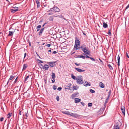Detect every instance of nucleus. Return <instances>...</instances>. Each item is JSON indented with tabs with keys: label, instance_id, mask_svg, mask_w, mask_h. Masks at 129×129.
I'll list each match as a JSON object with an SVG mask.
<instances>
[{
	"label": "nucleus",
	"instance_id": "nucleus-1",
	"mask_svg": "<svg viewBox=\"0 0 129 129\" xmlns=\"http://www.w3.org/2000/svg\"><path fill=\"white\" fill-rule=\"evenodd\" d=\"M81 49L82 51L86 54L89 55L90 54V51L89 50L88 48L86 47V45L83 44L81 45Z\"/></svg>",
	"mask_w": 129,
	"mask_h": 129
},
{
	"label": "nucleus",
	"instance_id": "nucleus-2",
	"mask_svg": "<svg viewBox=\"0 0 129 129\" xmlns=\"http://www.w3.org/2000/svg\"><path fill=\"white\" fill-rule=\"evenodd\" d=\"M76 82L79 84H82L83 83V78L82 76L79 75L77 76V78L76 79Z\"/></svg>",
	"mask_w": 129,
	"mask_h": 129
},
{
	"label": "nucleus",
	"instance_id": "nucleus-3",
	"mask_svg": "<svg viewBox=\"0 0 129 129\" xmlns=\"http://www.w3.org/2000/svg\"><path fill=\"white\" fill-rule=\"evenodd\" d=\"M39 65L40 68L42 69H43L44 70H48L49 67V65L46 64H45L43 66L40 63L39 64Z\"/></svg>",
	"mask_w": 129,
	"mask_h": 129
},
{
	"label": "nucleus",
	"instance_id": "nucleus-4",
	"mask_svg": "<svg viewBox=\"0 0 129 129\" xmlns=\"http://www.w3.org/2000/svg\"><path fill=\"white\" fill-rule=\"evenodd\" d=\"M60 10L57 7H54L52 8H50L48 11H51L53 12H59Z\"/></svg>",
	"mask_w": 129,
	"mask_h": 129
},
{
	"label": "nucleus",
	"instance_id": "nucleus-5",
	"mask_svg": "<svg viewBox=\"0 0 129 129\" xmlns=\"http://www.w3.org/2000/svg\"><path fill=\"white\" fill-rule=\"evenodd\" d=\"M69 115L75 118L79 117H80V115L77 114L76 113H72L69 112Z\"/></svg>",
	"mask_w": 129,
	"mask_h": 129
},
{
	"label": "nucleus",
	"instance_id": "nucleus-6",
	"mask_svg": "<svg viewBox=\"0 0 129 129\" xmlns=\"http://www.w3.org/2000/svg\"><path fill=\"white\" fill-rule=\"evenodd\" d=\"M12 8L14 9H11V12L14 13L18 10V7L13 6Z\"/></svg>",
	"mask_w": 129,
	"mask_h": 129
},
{
	"label": "nucleus",
	"instance_id": "nucleus-7",
	"mask_svg": "<svg viewBox=\"0 0 129 129\" xmlns=\"http://www.w3.org/2000/svg\"><path fill=\"white\" fill-rule=\"evenodd\" d=\"M56 62H49L48 64L50 66V67L54 66H55V63Z\"/></svg>",
	"mask_w": 129,
	"mask_h": 129
},
{
	"label": "nucleus",
	"instance_id": "nucleus-8",
	"mask_svg": "<svg viewBox=\"0 0 129 129\" xmlns=\"http://www.w3.org/2000/svg\"><path fill=\"white\" fill-rule=\"evenodd\" d=\"M121 109L122 111V113L124 115H125V108L124 106H123L121 105Z\"/></svg>",
	"mask_w": 129,
	"mask_h": 129
},
{
	"label": "nucleus",
	"instance_id": "nucleus-9",
	"mask_svg": "<svg viewBox=\"0 0 129 129\" xmlns=\"http://www.w3.org/2000/svg\"><path fill=\"white\" fill-rule=\"evenodd\" d=\"M71 85V84L70 83L69 84H67V85L64 86V88L65 89H68L69 90L70 89V87Z\"/></svg>",
	"mask_w": 129,
	"mask_h": 129
},
{
	"label": "nucleus",
	"instance_id": "nucleus-10",
	"mask_svg": "<svg viewBox=\"0 0 129 129\" xmlns=\"http://www.w3.org/2000/svg\"><path fill=\"white\" fill-rule=\"evenodd\" d=\"M75 69L78 72H84L85 70H83L82 69H81L77 68H75Z\"/></svg>",
	"mask_w": 129,
	"mask_h": 129
},
{
	"label": "nucleus",
	"instance_id": "nucleus-11",
	"mask_svg": "<svg viewBox=\"0 0 129 129\" xmlns=\"http://www.w3.org/2000/svg\"><path fill=\"white\" fill-rule=\"evenodd\" d=\"M114 129H120L119 124L118 123L115 124L114 126Z\"/></svg>",
	"mask_w": 129,
	"mask_h": 129
},
{
	"label": "nucleus",
	"instance_id": "nucleus-12",
	"mask_svg": "<svg viewBox=\"0 0 129 129\" xmlns=\"http://www.w3.org/2000/svg\"><path fill=\"white\" fill-rule=\"evenodd\" d=\"M75 44L79 45L80 44V41L78 39L77 37H75Z\"/></svg>",
	"mask_w": 129,
	"mask_h": 129
},
{
	"label": "nucleus",
	"instance_id": "nucleus-13",
	"mask_svg": "<svg viewBox=\"0 0 129 129\" xmlns=\"http://www.w3.org/2000/svg\"><path fill=\"white\" fill-rule=\"evenodd\" d=\"M99 86L101 88H103L105 87L104 84L102 82H100L99 83Z\"/></svg>",
	"mask_w": 129,
	"mask_h": 129
},
{
	"label": "nucleus",
	"instance_id": "nucleus-14",
	"mask_svg": "<svg viewBox=\"0 0 129 129\" xmlns=\"http://www.w3.org/2000/svg\"><path fill=\"white\" fill-rule=\"evenodd\" d=\"M106 105H104V106H102L100 109L101 111L102 112H103L106 108Z\"/></svg>",
	"mask_w": 129,
	"mask_h": 129
},
{
	"label": "nucleus",
	"instance_id": "nucleus-15",
	"mask_svg": "<svg viewBox=\"0 0 129 129\" xmlns=\"http://www.w3.org/2000/svg\"><path fill=\"white\" fill-rule=\"evenodd\" d=\"M12 113L10 112L7 115V118L8 119L10 118V117L12 116Z\"/></svg>",
	"mask_w": 129,
	"mask_h": 129
},
{
	"label": "nucleus",
	"instance_id": "nucleus-16",
	"mask_svg": "<svg viewBox=\"0 0 129 129\" xmlns=\"http://www.w3.org/2000/svg\"><path fill=\"white\" fill-rule=\"evenodd\" d=\"M81 101V99H80L78 98H76L75 99V102L76 103H78Z\"/></svg>",
	"mask_w": 129,
	"mask_h": 129
},
{
	"label": "nucleus",
	"instance_id": "nucleus-17",
	"mask_svg": "<svg viewBox=\"0 0 129 129\" xmlns=\"http://www.w3.org/2000/svg\"><path fill=\"white\" fill-rule=\"evenodd\" d=\"M103 27L104 28H106L108 27L107 24L105 23L104 21H103Z\"/></svg>",
	"mask_w": 129,
	"mask_h": 129
},
{
	"label": "nucleus",
	"instance_id": "nucleus-18",
	"mask_svg": "<svg viewBox=\"0 0 129 129\" xmlns=\"http://www.w3.org/2000/svg\"><path fill=\"white\" fill-rule=\"evenodd\" d=\"M84 86H90V84H89L88 83L87 81H85L84 83Z\"/></svg>",
	"mask_w": 129,
	"mask_h": 129
},
{
	"label": "nucleus",
	"instance_id": "nucleus-19",
	"mask_svg": "<svg viewBox=\"0 0 129 129\" xmlns=\"http://www.w3.org/2000/svg\"><path fill=\"white\" fill-rule=\"evenodd\" d=\"M13 32L9 31L8 36H12L13 35Z\"/></svg>",
	"mask_w": 129,
	"mask_h": 129
},
{
	"label": "nucleus",
	"instance_id": "nucleus-20",
	"mask_svg": "<svg viewBox=\"0 0 129 129\" xmlns=\"http://www.w3.org/2000/svg\"><path fill=\"white\" fill-rule=\"evenodd\" d=\"M44 30V28H43L41 29L40 30L39 35H41L42 34Z\"/></svg>",
	"mask_w": 129,
	"mask_h": 129
},
{
	"label": "nucleus",
	"instance_id": "nucleus-21",
	"mask_svg": "<svg viewBox=\"0 0 129 129\" xmlns=\"http://www.w3.org/2000/svg\"><path fill=\"white\" fill-rule=\"evenodd\" d=\"M117 58L118 60V66H119L120 65V57L119 55H118Z\"/></svg>",
	"mask_w": 129,
	"mask_h": 129
},
{
	"label": "nucleus",
	"instance_id": "nucleus-22",
	"mask_svg": "<svg viewBox=\"0 0 129 129\" xmlns=\"http://www.w3.org/2000/svg\"><path fill=\"white\" fill-rule=\"evenodd\" d=\"M27 66L28 65L27 64H24L23 65L22 70H25L26 68L27 67Z\"/></svg>",
	"mask_w": 129,
	"mask_h": 129
},
{
	"label": "nucleus",
	"instance_id": "nucleus-23",
	"mask_svg": "<svg viewBox=\"0 0 129 129\" xmlns=\"http://www.w3.org/2000/svg\"><path fill=\"white\" fill-rule=\"evenodd\" d=\"M71 77L72 78L74 79V80H76L77 78V77H76L75 76L73 75V74L71 75Z\"/></svg>",
	"mask_w": 129,
	"mask_h": 129
},
{
	"label": "nucleus",
	"instance_id": "nucleus-24",
	"mask_svg": "<svg viewBox=\"0 0 129 129\" xmlns=\"http://www.w3.org/2000/svg\"><path fill=\"white\" fill-rule=\"evenodd\" d=\"M36 2L37 5V8H38L40 7V2L38 0H36Z\"/></svg>",
	"mask_w": 129,
	"mask_h": 129
},
{
	"label": "nucleus",
	"instance_id": "nucleus-25",
	"mask_svg": "<svg viewBox=\"0 0 129 129\" xmlns=\"http://www.w3.org/2000/svg\"><path fill=\"white\" fill-rule=\"evenodd\" d=\"M52 78L54 79L56 77L55 73H52Z\"/></svg>",
	"mask_w": 129,
	"mask_h": 129
},
{
	"label": "nucleus",
	"instance_id": "nucleus-26",
	"mask_svg": "<svg viewBox=\"0 0 129 129\" xmlns=\"http://www.w3.org/2000/svg\"><path fill=\"white\" fill-rule=\"evenodd\" d=\"M14 77L15 76L13 74L11 75L9 80H12Z\"/></svg>",
	"mask_w": 129,
	"mask_h": 129
},
{
	"label": "nucleus",
	"instance_id": "nucleus-27",
	"mask_svg": "<svg viewBox=\"0 0 129 129\" xmlns=\"http://www.w3.org/2000/svg\"><path fill=\"white\" fill-rule=\"evenodd\" d=\"M109 98V97H108L106 99L105 102L104 104V105H106V104L107 103Z\"/></svg>",
	"mask_w": 129,
	"mask_h": 129
},
{
	"label": "nucleus",
	"instance_id": "nucleus-28",
	"mask_svg": "<svg viewBox=\"0 0 129 129\" xmlns=\"http://www.w3.org/2000/svg\"><path fill=\"white\" fill-rule=\"evenodd\" d=\"M31 76V75H29L28 76H27L25 78V81H26L29 78V76Z\"/></svg>",
	"mask_w": 129,
	"mask_h": 129
},
{
	"label": "nucleus",
	"instance_id": "nucleus-29",
	"mask_svg": "<svg viewBox=\"0 0 129 129\" xmlns=\"http://www.w3.org/2000/svg\"><path fill=\"white\" fill-rule=\"evenodd\" d=\"M62 113L63 114H66L69 115V112L68 111H64L62 112Z\"/></svg>",
	"mask_w": 129,
	"mask_h": 129
},
{
	"label": "nucleus",
	"instance_id": "nucleus-30",
	"mask_svg": "<svg viewBox=\"0 0 129 129\" xmlns=\"http://www.w3.org/2000/svg\"><path fill=\"white\" fill-rule=\"evenodd\" d=\"M37 61L38 62V64L39 65V64L40 63H43V62L41 60H39V59H37Z\"/></svg>",
	"mask_w": 129,
	"mask_h": 129
},
{
	"label": "nucleus",
	"instance_id": "nucleus-31",
	"mask_svg": "<svg viewBox=\"0 0 129 129\" xmlns=\"http://www.w3.org/2000/svg\"><path fill=\"white\" fill-rule=\"evenodd\" d=\"M79 45L75 43V45L74 47V49H75V48H77Z\"/></svg>",
	"mask_w": 129,
	"mask_h": 129
},
{
	"label": "nucleus",
	"instance_id": "nucleus-32",
	"mask_svg": "<svg viewBox=\"0 0 129 129\" xmlns=\"http://www.w3.org/2000/svg\"><path fill=\"white\" fill-rule=\"evenodd\" d=\"M108 34L109 36H111V29H108Z\"/></svg>",
	"mask_w": 129,
	"mask_h": 129
},
{
	"label": "nucleus",
	"instance_id": "nucleus-33",
	"mask_svg": "<svg viewBox=\"0 0 129 129\" xmlns=\"http://www.w3.org/2000/svg\"><path fill=\"white\" fill-rule=\"evenodd\" d=\"M54 18L52 16H50V18L49 19V20L50 21H52L53 20Z\"/></svg>",
	"mask_w": 129,
	"mask_h": 129
},
{
	"label": "nucleus",
	"instance_id": "nucleus-34",
	"mask_svg": "<svg viewBox=\"0 0 129 129\" xmlns=\"http://www.w3.org/2000/svg\"><path fill=\"white\" fill-rule=\"evenodd\" d=\"M108 67H109V68L110 70H112L113 69L112 67L110 64H108Z\"/></svg>",
	"mask_w": 129,
	"mask_h": 129
},
{
	"label": "nucleus",
	"instance_id": "nucleus-35",
	"mask_svg": "<svg viewBox=\"0 0 129 129\" xmlns=\"http://www.w3.org/2000/svg\"><path fill=\"white\" fill-rule=\"evenodd\" d=\"M90 91L92 93H94L95 92V91L94 90L91 89H90Z\"/></svg>",
	"mask_w": 129,
	"mask_h": 129
},
{
	"label": "nucleus",
	"instance_id": "nucleus-36",
	"mask_svg": "<svg viewBox=\"0 0 129 129\" xmlns=\"http://www.w3.org/2000/svg\"><path fill=\"white\" fill-rule=\"evenodd\" d=\"M111 93V90H110L108 92V97H110Z\"/></svg>",
	"mask_w": 129,
	"mask_h": 129
},
{
	"label": "nucleus",
	"instance_id": "nucleus-37",
	"mask_svg": "<svg viewBox=\"0 0 129 129\" xmlns=\"http://www.w3.org/2000/svg\"><path fill=\"white\" fill-rule=\"evenodd\" d=\"M88 106L89 107H91L92 106V104L91 103H89L88 104Z\"/></svg>",
	"mask_w": 129,
	"mask_h": 129
},
{
	"label": "nucleus",
	"instance_id": "nucleus-38",
	"mask_svg": "<svg viewBox=\"0 0 129 129\" xmlns=\"http://www.w3.org/2000/svg\"><path fill=\"white\" fill-rule=\"evenodd\" d=\"M79 57L80 58H82L83 59H85V56H84L82 55H80V56Z\"/></svg>",
	"mask_w": 129,
	"mask_h": 129
},
{
	"label": "nucleus",
	"instance_id": "nucleus-39",
	"mask_svg": "<svg viewBox=\"0 0 129 129\" xmlns=\"http://www.w3.org/2000/svg\"><path fill=\"white\" fill-rule=\"evenodd\" d=\"M52 79L51 80V81H52V83H54L55 82V78H52Z\"/></svg>",
	"mask_w": 129,
	"mask_h": 129
},
{
	"label": "nucleus",
	"instance_id": "nucleus-40",
	"mask_svg": "<svg viewBox=\"0 0 129 129\" xmlns=\"http://www.w3.org/2000/svg\"><path fill=\"white\" fill-rule=\"evenodd\" d=\"M53 88L54 90H56L57 89L56 86L55 85L53 86Z\"/></svg>",
	"mask_w": 129,
	"mask_h": 129
},
{
	"label": "nucleus",
	"instance_id": "nucleus-41",
	"mask_svg": "<svg viewBox=\"0 0 129 129\" xmlns=\"http://www.w3.org/2000/svg\"><path fill=\"white\" fill-rule=\"evenodd\" d=\"M91 60H92V61H95V59L93 58L92 57H90V58Z\"/></svg>",
	"mask_w": 129,
	"mask_h": 129
},
{
	"label": "nucleus",
	"instance_id": "nucleus-42",
	"mask_svg": "<svg viewBox=\"0 0 129 129\" xmlns=\"http://www.w3.org/2000/svg\"><path fill=\"white\" fill-rule=\"evenodd\" d=\"M39 48L41 50H42L43 49V47L42 46H40Z\"/></svg>",
	"mask_w": 129,
	"mask_h": 129
},
{
	"label": "nucleus",
	"instance_id": "nucleus-43",
	"mask_svg": "<svg viewBox=\"0 0 129 129\" xmlns=\"http://www.w3.org/2000/svg\"><path fill=\"white\" fill-rule=\"evenodd\" d=\"M76 96L75 95V94H74L72 95L71 97L72 98H74Z\"/></svg>",
	"mask_w": 129,
	"mask_h": 129
},
{
	"label": "nucleus",
	"instance_id": "nucleus-44",
	"mask_svg": "<svg viewBox=\"0 0 129 129\" xmlns=\"http://www.w3.org/2000/svg\"><path fill=\"white\" fill-rule=\"evenodd\" d=\"M81 46L80 47H78L77 48H75V50H78V49H81Z\"/></svg>",
	"mask_w": 129,
	"mask_h": 129
},
{
	"label": "nucleus",
	"instance_id": "nucleus-45",
	"mask_svg": "<svg viewBox=\"0 0 129 129\" xmlns=\"http://www.w3.org/2000/svg\"><path fill=\"white\" fill-rule=\"evenodd\" d=\"M41 27V25H39L37 27V29H39Z\"/></svg>",
	"mask_w": 129,
	"mask_h": 129
},
{
	"label": "nucleus",
	"instance_id": "nucleus-46",
	"mask_svg": "<svg viewBox=\"0 0 129 129\" xmlns=\"http://www.w3.org/2000/svg\"><path fill=\"white\" fill-rule=\"evenodd\" d=\"M4 120V118L2 117L0 118V121L1 122L2 121Z\"/></svg>",
	"mask_w": 129,
	"mask_h": 129
},
{
	"label": "nucleus",
	"instance_id": "nucleus-47",
	"mask_svg": "<svg viewBox=\"0 0 129 129\" xmlns=\"http://www.w3.org/2000/svg\"><path fill=\"white\" fill-rule=\"evenodd\" d=\"M61 89H62V88L61 87H58V88L57 89V90L59 91H60V90H61Z\"/></svg>",
	"mask_w": 129,
	"mask_h": 129
},
{
	"label": "nucleus",
	"instance_id": "nucleus-48",
	"mask_svg": "<svg viewBox=\"0 0 129 129\" xmlns=\"http://www.w3.org/2000/svg\"><path fill=\"white\" fill-rule=\"evenodd\" d=\"M17 78H18V77H17L16 78V79H15V80L14 82V83H15L17 81Z\"/></svg>",
	"mask_w": 129,
	"mask_h": 129
},
{
	"label": "nucleus",
	"instance_id": "nucleus-49",
	"mask_svg": "<svg viewBox=\"0 0 129 129\" xmlns=\"http://www.w3.org/2000/svg\"><path fill=\"white\" fill-rule=\"evenodd\" d=\"M80 103H81V104L83 106H84L85 105V103L83 102H81Z\"/></svg>",
	"mask_w": 129,
	"mask_h": 129
},
{
	"label": "nucleus",
	"instance_id": "nucleus-50",
	"mask_svg": "<svg viewBox=\"0 0 129 129\" xmlns=\"http://www.w3.org/2000/svg\"><path fill=\"white\" fill-rule=\"evenodd\" d=\"M56 99L58 101H59V97L58 96H57L56 97Z\"/></svg>",
	"mask_w": 129,
	"mask_h": 129
},
{
	"label": "nucleus",
	"instance_id": "nucleus-51",
	"mask_svg": "<svg viewBox=\"0 0 129 129\" xmlns=\"http://www.w3.org/2000/svg\"><path fill=\"white\" fill-rule=\"evenodd\" d=\"M46 46H47L48 47H49L50 46L51 44H47L46 45Z\"/></svg>",
	"mask_w": 129,
	"mask_h": 129
},
{
	"label": "nucleus",
	"instance_id": "nucleus-52",
	"mask_svg": "<svg viewBox=\"0 0 129 129\" xmlns=\"http://www.w3.org/2000/svg\"><path fill=\"white\" fill-rule=\"evenodd\" d=\"M126 55L127 57L128 58H129V56L128 55V53L127 52L126 53Z\"/></svg>",
	"mask_w": 129,
	"mask_h": 129
},
{
	"label": "nucleus",
	"instance_id": "nucleus-53",
	"mask_svg": "<svg viewBox=\"0 0 129 129\" xmlns=\"http://www.w3.org/2000/svg\"><path fill=\"white\" fill-rule=\"evenodd\" d=\"M75 87H76L75 86H74L73 87V88L74 90H76L77 89L75 88Z\"/></svg>",
	"mask_w": 129,
	"mask_h": 129
},
{
	"label": "nucleus",
	"instance_id": "nucleus-54",
	"mask_svg": "<svg viewBox=\"0 0 129 129\" xmlns=\"http://www.w3.org/2000/svg\"><path fill=\"white\" fill-rule=\"evenodd\" d=\"M87 54H86V56L85 57V58H90V57H89V56H88L87 55Z\"/></svg>",
	"mask_w": 129,
	"mask_h": 129
},
{
	"label": "nucleus",
	"instance_id": "nucleus-55",
	"mask_svg": "<svg viewBox=\"0 0 129 129\" xmlns=\"http://www.w3.org/2000/svg\"><path fill=\"white\" fill-rule=\"evenodd\" d=\"M26 56V53H24V59L25 58V57Z\"/></svg>",
	"mask_w": 129,
	"mask_h": 129
},
{
	"label": "nucleus",
	"instance_id": "nucleus-56",
	"mask_svg": "<svg viewBox=\"0 0 129 129\" xmlns=\"http://www.w3.org/2000/svg\"><path fill=\"white\" fill-rule=\"evenodd\" d=\"M99 60L100 61L102 62V64H103V61L100 58H99Z\"/></svg>",
	"mask_w": 129,
	"mask_h": 129
},
{
	"label": "nucleus",
	"instance_id": "nucleus-57",
	"mask_svg": "<svg viewBox=\"0 0 129 129\" xmlns=\"http://www.w3.org/2000/svg\"><path fill=\"white\" fill-rule=\"evenodd\" d=\"M79 93L78 92H76L74 94H75V96L76 95H77Z\"/></svg>",
	"mask_w": 129,
	"mask_h": 129
},
{
	"label": "nucleus",
	"instance_id": "nucleus-58",
	"mask_svg": "<svg viewBox=\"0 0 129 129\" xmlns=\"http://www.w3.org/2000/svg\"><path fill=\"white\" fill-rule=\"evenodd\" d=\"M19 114L20 115L22 114L21 111L20 110H19Z\"/></svg>",
	"mask_w": 129,
	"mask_h": 129
},
{
	"label": "nucleus",
	"instance_id": "nucleus-59",
	"mask_svg": "<svg viewBox=\"0 0 129 129\" xmlns=\"http://www.w3.org/2000/svg\"><path fill=\"white\" fill-rule=\"evenodd\" d=\"M74 64H75V65H76V66H79V65H80V64H77V63H74Z\"/></svg>",
	"mask_w": 129,
	"mask_h": 129
},
{
	"label": "nucleus",
	"instance_id": "nucleus-60",
	"mask_svg": "<svg viewBox=\"0 0 129 129\" xmlns=\"http://www.w3.org/2000/svg\"><path fill=\"white\" fill-rule=\"evenodd\" d=\"M57 53V52L55 51H54L53 52V53L54 54H56V53Z\"/></svg>",
	"mask_w": 129,
	"mask_h": 129
},
{
	"label": "nucleus",
	"instance_id": "nucleus-61",
	"mask_svg": "<svg viewBox=\"0 0 129 129\" xmlns=\"http://www.w3.org/2000/svg\"><path fill=\"white\" fill-rule=\"evenodd\" d=\"M44 82H45V84H46V83H47V81H46V80L45 79H44Z\"/></svg>",
	"mask_w": 129,
	"mask_h": 129
},
{
	"label": "nucleus",
	"instance_id": "nucleus-62",
	"mask_svg": "<svg viewBox=\"0 0 129 129\" xmlns=\"http://www.w3.org/2000/svg\"><path fill=\"white\" fill-rule=\"evenodd\" d=\"M43 5L44 7H45L47 6V4H45L44 3L43 4Z\"/></svg>",
	"mask_w": 129,
	"mask_h": 129
},
{
	"label": "nucleus",
	"instance_id": "nucleus-63",
	"mask_svg": "<svg viewBox=\"0 0 129 129\" xmlns=\"http://www.w3.org/2000/svg\"><path fill=\"white\" fill-rule=\"evenodd\" d=\"M47 23H44V24L42 26H43V27H44V25H45Z\"/></svg>",
	"mask_w": 129,
	"mask_h": 129
},
{
	"label": "nucleus",
	"instance_id": "nucleus-64",
	"mask_svg": "<svg viewBox=\"0 0 129 129\" xmlns=\"http://www.w3.org/2000/svg\"><path fill=\"white\" fill-rule=\"evenodd\" d=\"M9 80H8V81H7V84H8V83H9Z\"/></svg>",
	"mask_w": 129,
	"mask_h": 129
}]
</instances>
